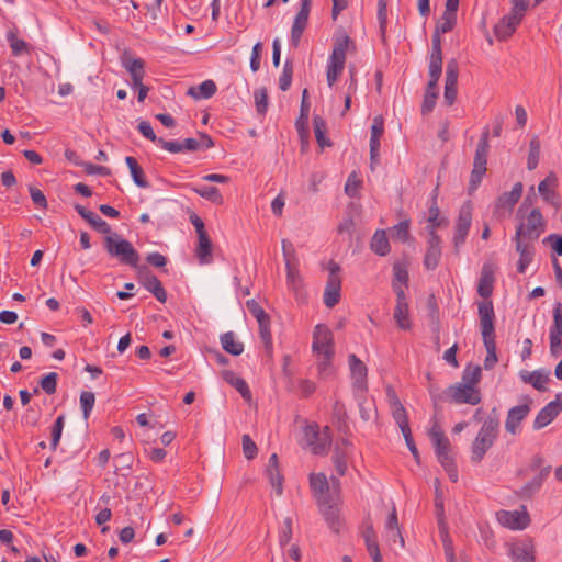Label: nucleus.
<instances>
[{"label": "nucleus", "instance_id": "nucleus-1", "mask_svg": "<svg viewBox=\"0 0 562 562\" xmlns=\"http://www.w3.org/2000/svg\"><path fill=\"white\" fill-rule=\"evenodd\" d=\"M348 50L355 52L356 44L345 31H341L334 37L333 52L327 65L326 78L329 87H333L342 74Z\"/></svg>", "mask_w": 562, "mask_h": 562}, {"label": "nucleus", "instance_id": "nucleus-2", "mask_svg": "<svg viewBox=\"0 0 562 562\" xmlns=\"http://www.w3.org/2000/svg\"><path fill=\"white\" fill-rule=\"evenodd\" d=\"M103 247L110 257L116 258L120 263L138 268L139 254L132 243L117 233L108 235L103 239Z\"/></svg>", "mask_w": 562, "mask_h": 562}, {"label": "nucleus", "instance_id": "nucleus-3", "mask_svg": "<svg viewBox=\"0 0 562 562\" xmlns=\"http://www.w3.org/2000/svg\"><path fill=\"white\" fill-rule=\"evenodd\" d=\"M510 2L509 13L494 26V34L498 41H507L516 32L530 5V0H512Z\"/></svg>", "mask_w": 562, "mask_h": 562}, {"label": "nucleus", "instance_id": "nucleus-4", "mask_svg": "<svg viewBox=\"0 0 562 562\" xmlns=\"http://www.w3.org/2000/svg\"><path fill=\"white\" fill-rule=\"evenodd\" d=\"M546 229V221L540 209H532L516 227L514 241L535 244Z\"/></svg>", "mask_w": 562, "mask_h": 562}, {"label": "nucleus", "instance_id": "nucleus-5", "mask_svg": "<svg viewBox=\"0 0 562 562\" xmlns=\"http://www.w3.org/2000/svg\"><path fill=\"white\" fill-rule=\"evenodd\" d=\"M488 135V128L485 127L483 133L481 134L474 154L473 168L471 171L468 188L469 194H472L479 188L484 175L486 173L487 156L490 151Z\"/></svg>", "mask_w": 562, "mask_h": 562}, {"label": "nucleus", "instance_id": "nucleus-6", "mask_svg": "<svg viewBox=\"0 0 562 562\" xmlns=\"http://www.w3.org/2000/svg\"><path fill=\"white\" fill-rule=\"evenodd\" d=\"M304 439L306 446L314 454H326L331 442L329 428L325 427L323 431L319 430L317 424L307 425L304 429Z\"/></svg>", "mask_w": 562, "mask_h": 562}, {"label": "nucleus", "instance_id": "nucleus-7", "mask_svg": "<svg viewBox=\"0 0 562 562\" xmlns=\"http://www.w3.org/2000/svg\"><path fill=\"white\" fill-rule=\"evenodd\" d=\"M328 278L324 290L323 301L328 308L336 306L341 297L340 266L334 260L329 261Z\"/></svg>", "mask_w": 562, "mask_h": 562}, {"label": "nucleus", "instance_id": "nucleus-8", "mask_svg": "<svg viewBox=\"0 0 562 562\" xmlns=\"http://www.w3.org/2000/svg\"><path fill=\"white\" fill-rule=\"evenodd\" d=\"M472 210L473 207L470 201L463 203L459 210L452 238L456 254H459L460 248L465 243L472 223Z\"/></svg>", "mask_w": 562, "mask_h": 562}, {"label": "nucleus", "instance_id": "nucleus-9", "mask_svg": "<svg viewBox=\"0 0 562 562\" xmlns=\"http://www.w3.org/2000/svg\"><path fill=\"white\" fill-rule=\"evenodd\" d=\"M445 394L449 397L450 402L456 404L477 405L482 400L479 389L461 383L450 385Z\"/></svg>", "mask_w": 562, "mask_h": 562}, {"label": "nucleus", "instance_id": "nucleus-10", "mask_svg": "<svg viewBox=\"0 0 562 562\" xmlns=\"http://www.w3.org/2000/svg\"><path fill=\"white\" fill-rule=\"evenodd\" d=\"M429 437L435 447V453L439 463L445 467L454 461L451 453V446L448 438L438 424H435L429 430Z\"/></svg>", "mask_w": 562, "mask_h": 562}, {"label": "nucleus", "instance_id": "nucleus-11", "mask_svg": "<svg viewBox=\"0 0 562 562\" xmlns=\"http://www.w3.org/2000/svg\"><path fill=\"white\" fill-rule=\"evenodd\" d=\"M334 336L329 328L324 324L315 326L313 331V351L316 352L317 357L321 355L334 356Z\"/></svg>", "mask_w": 562, "mask_h": 562}, {"label": "nucleus", "instance_id": "nucleus-12", "mask_svg": "<svg viewBox=\"0 0 562 562\" xmlns=\"http://www.w3.org/2000/svg\"><path fill=\"white\" fill-rule=\"evenodd\" d=\"M479 318L483 341L495 339V312L492 301H482L479 303Z\"/></svg>", "mask_w": 562, "mask_h": 562}, {"label": "nucleus", "instance_id": "nucleus-13", "mask_svg": "<svg viewBox=\"0 0 562 562\" xmlns=\"http://www.w3.org/2000/svg\"><path fill=\"white\" fill-rule=\"evenodd\" d=\"M137 269L140 284L160 303H165L167 301V292L164 289L160 280L154 276L146 266L138 267Z\"/></svg>", "mask_w": 562, "mask_h": 562}, {"label": "nucleus", "instance_id": "nucleus-14", "mask_svg": "<svg viewBox=\"0 0 562 562\" xmlns=\"http://www.w3.org/2000/svg\"><path fill=\"white\" fill-rule=\"evenodd\" d=\"M458 76L459 66L457 59L452 58L448 60L446 67V81H445V103L450 106L454 103L458 93Z\"/></svg>", "mask_w": 562, "mask_h": 562}, {"label": "nucleus", "instance_id": "nucleus-15", "mask_svg": "<svg viewBox=\"0 0 562 562\" xmlns=\"http://www.w3.org/2000/svg\"><path fill=\"white\" fill-rule=\"evenodd\" d=\"M498 522L506 528L512 530H522L528 527L530 524V518L527 510L524 508L522 512L519 510H499L497 514Z\"/></svg>", "mask_w": 562, "mask_h": 562}, {"label": "nucleus", "instance_id": "nucleus-16", "mask_svg": "<svg viewBox=\"0 0 562 562\" xmlns=\"http://www.w3.org/2000/svg\"><path fill=\"white\" fill-rule=\"evenodd\" d=\"M562 412V394H557L555 400L548 403L537 414L533 428L541 429L548 426Z\"/></svg>", "mask_w": 562, "mask_h": 562}, {"label": "nucleus", "instance_id": "nucleus-17", "mask_svg": "<svg viewBox=\"0 0 562 562\" xmlns=\"http://www.w3.org/2000/svg\"><path fill=\"white\" fill-rule=\"evenodd\" d=\"M557 186L558 177L553 171H551L546 179L539 183L538 191L546 202L550 203L555 209H559L561 206V198L554 190Z\"/></svg>", "mask_w": 562, "mask_h": 562}, {"label": "nucleus", "instance_id": "nucleus-18", "mask_svg": "<svg viewBox=\"0 0 562 562\" xmlns=\"http://www.w3.org/2000/svg\"><path fill=\"white\" fill-rule=\"evenodd\" d=\"M351 375L353 379V387L361 393L367 391V366L353 353L348 357Z\"/></svg>", "mask_w": 562, "mask_h": 562}, {"label": "nucleus", "instance_id": "nucleus-19", "mask_svg": "<svg viewBox=\"0 0 562 562\" xmlns=\"http://www.w3.org/2000/svg\"><path fill=\"white\" fill-rule=\"evenodd\" d=\"M527 403L512 407L508 411L505 420V429L507 432L516 435L520 423L528 416L530 412L529 402H531V400L527 398Z\"/></svg>", "mask_w": 562, "mask_h": 562}, {"label": "nucleus", "instance_id": "nucleus-20", "mask_svg": "<svg viewBox=\"0 0 562 562\" xmlns=\"http://www.w3.org/2000/svg\"><path fill=\"white\" fill-rule=\"evenodd\" d=\"M122 66L132 78V86H139L145 77V61L142 58L132 57L127 52L122 56Z\"/></svg>", "mask_w": 562, "mask_h": 562}, {"label": "nucleus", "instance_id": "nucleus-21", "mask_svg": "<svg viewBox=\"0 0 562 562\" xmlns=\"http://www.w3.org/2000/svg\"><path fill=\"white\" fill-rule=\"evenodd\" d=\"M317 504L328 527L335 532H338L340 526L338 508L331 503L328 496L317 497Z\"/></svg>", "mask_w": 562, "mask_h": 562}, {"label": "nucleus", "instance_id": "nucleus-22", "mask_svg": "<svg viewBox=\"0 0 562 562\" xmlns=\"http://www.w3.org/2000/svg\"><path fill=\"white\" fill-rule=\"evenodd\" d=\"M495 276L494 269L491 265L485 263L482 267L481 276L477 284V294L488 301L494 289Z\"/></svg>", "mask_w": 562, "mask_h": 562}, {"label": "nucleus", "instance_id": "nucleus-23", "mask_svg": "<svg viewBox=\"0 0 562 562\" xmlns=\"http://www.w3.org/2000/svg\"><path fill=\"white\" fill-rule=\"evenodd\" d=\"M522 183L517 182L513 186L509 192H504L496 202L495 209L496 212L499 210H508L510 211L514 205L519 201L522 193Z\"/></svg>", "mask_w": 562, "mask_h": 562}, {"label": "nucleus", "instance_id": "nucleus-24", "mask_svg": "<svg viewBox=\"0 0 562 562\" xmlns=\"http://www.w3.org/2000/svg\"><path fill=\"white\" fill-rule=\"evenodd\" d=\"M499 414L497 408L493 407L488 416L483 420L477 435L496 440L499 434Z\"/></svg>", "mask_w": 562, "mask_h": 562}, {"label": "nucleus", "instance_id": "nucleus-25", "mask_svg": "<svg viewBox=\"0 0 562 562\" xmlns=\"http://www.w3.org/2000/svg\"><path fill=\"white\" fill-rule=\"evenodd\" d=\"M222 378L225 382H227L229 385L236 389V391L241 395V397L250 402L251 400V392L248 387L247 382L238 376L234 371L232 370H224L222 372Z\"/></svg>", "mask_w": 562, "mask_h": 562}, {"label": "nucleus", "instance_id": "nucleus-26", "mask_svg": "<svg viewBox=\"0 0 562 562\" xmlns=\"http://www.w3.org/2000/svg\"><path fill=\"white\" fill-rule=\"evenodd\" d=\"M516 251L519 254V260L517 262V271L525 273L527 267L531 263L535 255L533 244L514 241Z\"/></svg>", "mask_w": 562, "mask_h": 562}, {"label": "nucleus", "instance_id": "nucleus-27", "mask_svg": "<svg viewBox=\"0 0 562 562\" xmlns=\"http://www.w3.org/2000/svg\"><path fill=\"white\" fill-rule=\"evenodd\" d=\"M551 472V465L543 467L539 473L528 483H526L520 492L519 496L521 497H531L536 492L540 490L543 481L549 476Z\"/></svg>", "mask_w": 562, "mask_h": 562}, {"label": "nucleus", "instance_id": "nucleus-28", "mask_svg": "<svg viewBox=\"0 0 562 562\" xmlns=\"http://www.w3.org/2000/svg\"><path fill=\"white\" fill-rule=\"evenodd\" d=\"M495 440L488 437H483L477 435L472 442L471 447V461L474 463H479L483 460L485 453L490 450V448L494 445Z\"/></svg>", "mask_w": 562, "mask_h": 562}, {"label": "nucleus", "instance_id": "nucleus-29", "mask_svg": "<svg viewBox=\"0 0 562 562\" xmlns=\"http://www.w3.org/2000/svg\"><path fill=\"white\" fill-rule=\"evenodd\" d=\"M212 241L207 232L198 234L196 257L201 263H210L212 260Z\"/></svg>", "mask_w": 562, "mask_h": 562}, {"label": "nucleus", "instance_id": "nucleus-30", "mask_svg": "<svg viewBox=\"0 0 562 562\" xmlns=\"http://www.w3.org/2000/svg\"><path fill=\"white\" fill-rule=\"evenodd\" d=\"M217 87L216 83L211 80H204L196 87H190L188 89L187 94L199 100V99H210L216 93Z\"/></svg>", "mask_w": 562, "mask_h": 562}, {"label": "nucleus", "instance_id": "nucleus-31", "mask_svg": "<svg viewBox=\"0 0 562 562\" xmlns=\"http://www.w3.org/2000/svg\"><path fill=\"white\" fill-rule=\"evenodd\" d=\"M371 250L378 256L384 257L390 252V243L386 237L385 231L378 229L370 243Z\"/></svg>", "mask_w": 562, "mask_h": 562}, {"label": "nucleus", "instance_id": "nucleus-32", "mask_svg": "<svg viewBox=\"0 0 562 562\" xmlns=\"http://www.w3.org/2000/svg\"><path fill=\"white\" fill-rule=\"evenodd\" d=\"M125 162L130 169V172H131L134 183L139 188H144V189L148 188L149 182L146 180L144 170L139 166L137 160L132 156H127L125 158Z\"/></svg>", "mask_w": 562, "mask_h": 562}, {"label": "nucleus", "instance_id": "nucleus-33", "mask_svg": "<svg viewBox=\"0 0 562 562\" xmlns=\"http://www.w3.org/2000/svg\"><path fill=\"white\" fill-rule=\"evenodd\" d=\"M221 345L222 348L233 355V356H239L244 351V345L240 341H237L235 339V334L233 331H227L223 335H221Z\"/></svg>", "mask_w": 562, "mask_h": 562}, {"label": "nucleus", "instance_id": "nucleus-34", "mask_svg": "<svg viewBox=\"0 0 562 562\" xmlns=\"http://www.w3.org/2000/svg\"><path fill=\"white\" fill-rule=\"evenodd\" d=\"M313 126H314V133H315V138H316L317 144L322 148L330 147L333 145V143L330 142L329 138H327L325 136L326 131H327L325 120L319 115H315L313 117Z\"/></svg>", "mask_w": 562, "mask_h": 562}, {"label": "nucleus", "instance_id": "nucleus-35", "mask_svg": "<svg viewBox=\"0 0 562 562\" xmlns=\"http://www.w3.org/2000/svg\"><path fill=\"white\" fill-rule=\"evenodd\" d=\"M363 536L366 540L367 550L371 555L373 562H382V555L380 553L379 543L376 541L375 532L372 526L367 528Z\"/></svg>", "mask_w": 562, "mask_h": 562}, {"label": "nucleus", "instance_id": "nucleus-36", "mask_svg": "<svg viewBox=\"0 0 562 562\" xmlns=\"http://www.w3.org/2000/svg\"><path fill=\"white\" fill-rule=\"evenodd\" d=\"M310 485L317 497L327 496L326 493L329 490V484L324 473H312L310 475Z\"/></svg>", "mask_w": 562, "mask_h": 562}, {"label": "nucleus", "instance_id": "nucleus-37", "mask_svg": "<svg viewBox=\"0 0 562 562\" xmlns=\"http://www.w3.org/2000/svg\"><path fill=\"white\" fill-rule=\"evenodd\" d=\"M391 392L394 393L391 389H387L389 396ZM392 403V415L397 425L405 424L408 422L407 413L403 404L400 402L398 397L395 394L391 396Z\"/></svg>", "mask_w": 562, "mask_h": 562}, {"label": "nucleus", "instance_id": "nucleus-38", "mask_svg": "<svg viewBox=\"0 0 562 562\" xmlns=\"http://www.w3.org/2000/svg\"><path fill=\"white\" fill-rule=\"evenodd\" d=\"M394 319L397 326L403 330H408L412 327L409 319L408 304H396L394 308Z\"/></svg>", "mask_w": 562, "mask_h": 562}, {"label": "nucleus", "instance_id": "nucleus-39", "mask_svg": "<svg viewBox=\"0 0 562 562\" xmlns=\"http://www.w3.org/2000/svg\"><path fill=\"white\" fill-rule=\"evenodd\" d=\"M441 34V32H438L435 29L431 37V53L429 56V64L442 65Z\"/></svg>", "mask_w": 562, "mask_h": 562}, {"label": "nucleus", "instance_id": "nucleus-40", "mask_svg": "<svg viewBox=\"0 0 562 562\" xmlns=\"http://www.w3.org/2000/svg\"><path fill=\"white\" fill-rule=\"evenodd\" d=\"M312 0H301V7L295 15L292 27H299L305 30L311 12Z\"/></svg>", "mask_w": 562, "mask_h": 562}, {"label": "nucleus", "instance_id": "nucleus-41", "mask_svg": "<svg viewBox=\"0 0 562 562\" xmlns=\"http://www.w3.org/2000/svg\"><path fill=\"white\" fill-rule=\"evenodd\" d=\"M510 555L514 562H535L533 549L530 546H515Z\"/></svg>", "mask_w": 562, "mask_h": 562}, {"label": "nucleus", "instance_id": "nucleus-42", "mask_svg": "<svg viewBox=\"0 0 562 562\" xmlns=\"http://www.w3.org/2000/svg\"><path fill=\"white\" fill-rule=\"evenodd\" d=\"M540 146L538 136H533L529 143V154L527 158L528 170H535L537 168L540 158Z\"/></svg>", "mask_w": 562, "mask_h": 562}, {"label": "nucleus", "instance_id": "nucleus-43", "mask_svg": "<svg viewBox=\"0 0 562 562\" xmlns=\"http://www.w3.org/2000/svg\"><path fill=\"white\" fill-rule=\"evenodd\" d=\"M7 40L10 44L13 56H21L24 53H30V45L24 40L18 38L14 32H9L7 34Z\"/></svg>", "mask_w": 562, "mask_h": 562}, {"label": "nucleus", "instance_id": "nucleus-44", "mask_svg": "<svg viewBox=\"0 0 562 562\" xmlns=\"http://www.w3.org/2000/svg\"><path fill=\"white\" fill-rule=\"evenodd\" d=\"M481 380V367L480 366H467L462 372V383L463 385H471L475 387L476 384Z\"/></svg>", "mask_w": 562, "mask_h": 562}, {"label": "nucleus", "instance_id": "nucleus-45", "mask_svg": "<svg viewBox=\"0 0 562 562\" xmlns=\"http://www.w3.org/2000/svg\"><path fill=\"white\" fill-rule=\"evenodd\" d=\"M192 190L201 198H204L218 205L223 204V195L216 187L192 188Z\"/></svg>", "mask_w": 562, "mask_h": 562}, {"label": "nucleus", "instance_id": "nucleus-46", "mask_svg": "<svg viewBox=\"0 0 562 562\" xmlns=\"http://www.w3.org/2000/svg\"><path fill=\"white\" fill-rule=\"evenodd\" d=\"M64 426H65V416L59 415L50 428V449L52 450H56V448L58 447Z\"/></svg>", "mask_w": 562, "mask_h": 562}, {"label": "nucleus", "instance_id": "nucleus-47", "mask_svg": "<svg viewBox=\"0 0 562 562\" xmlns=\"http://www.w3.org/2000/svg\"><path fill=\"white\" fill-rule=\"evenodd\" d=\"M254 99H255V105L256 111L259 115H266L268 111V90L267 88L262 87L254 92Z\"/></svg>", "mask_w": 562, "mask_h": 562}, {"label": "nucleus", "instance_id": "nucleus-48", "mask_svg": "<svg viewBox=\"0 0 562 562\" xmlns=\"http://www.w3.org/2000/svg\"><path fill=\"white\" fill-rule=\"evenodd\" d=\"M384 133V121L381 115L373 119L371 126L370 147L380 146V138Z\"/></svg>", "mask_w": 562, "mask_h": 562}, {"label": "nucleus", "instance_id": "nucleus-49", "mask_svg": "<svg viewBox=\"0 0 562 562\" xmlns=\"http://www.w3.org/2000/svg\"><path fill=\"white\" fill-rule=\"evenodd\" d=\"M333 463L338 475L344 476L347 471V453L338 445L333 454Z\"/></svg>", "mask_w": 562, "mask_h": 562}, {"label": "nucleus", "instance_id": "nucleus-50", "mask_svg": "<svg viewBox=\"0 0 562 562\" xmlns=\"http://www.w3.org/2000/svg\"><path fill=\"white\" fill-rule=\"evenodd\" d=\"M441 255V248H427L424 256V267L427 270H435L440 262Z\"/></svg>", "mask_w": 562, "mask_h": 562}, {"label": "nucleus", "instance_id": "nucleus-51", "mask_svg": "<svg viewBox=\"0 0 562 562\" xmlns=\"http://www.w3.org/2000/svg\"><path fill=\"white\" fill-rule=\"evenodd\" d=\"M550 381L549 370H535L531 385L539 392H546L548 389L546 384Z\"/></svg>", "mask_w": 562, "mask_h": 562}, {"label": "nucleus", "instance_id": "nucleus-52", "mask_svg": "<svg viewBox=\"0 0 562 562\" xmlns=\"http://www.w3.org/2000/svg\"><path fill=\"white\" fill-rule=\"evenodd\" d=\"M393 274H394L393 282L401 284L402 286H405V288L408 286L409 276H408V270H407V267L405 263L395 262L393 265Z\"/></svg>", "mask_w": 562, "mask_h": 562}, {"label": "nucleus", "instance_id": "nucleus-53", "mask_svg": "<svg viewBox=\"0 0 562 562\" xmlns=\"http://www.w3.org/2000/svg\"><path fill=\"white\" fill-rule=\"evenodd\" d=\"M429 81L427 83L426 92H437L438 81L442 74V65L429 64Z\"/></svg>", "mask_w": 562, "mask_h": 562}, {"label": "nucleus", "instance_id": "nucleus-54", "mask_svg": "<svg viewBox=\"0 0 562 562\" xmlns=\"http://www.w3.org/2000/svg\"><path fill=\"white\" fill-rule=\"evenodd\" d=\"M259 325V334L260 338L262 339L265 344V348L267 352L272 351V336L270 330V317L267 319H263L261 322H258Z\"/></svg>", "mask_w": 562, "mask_h": 562}, {"label": "nucleus", "instance_id": "nucleus-55", "mask_svg": "<svg viewBox=\"0 0 562 562\" xmlns=\"http://www.w3.org/2000/svg\"><path fill=\"white\" fill-rule=\"evenodd\" d=\"M483 342L487 352L486 358L484 360V368L486 370H491L494 368L498 360L496 355V342L495 339L485 340Z\"/></svg>", "mask_w": 562, "mask_h": 562}, {"label": "nucleus", "instance_id": "nucleus-56", "mask_svg": "<svg viewBox=\"0 0 562 562\" xmlns=\"http://www.w3.org/2000/svg\"><path fill=\"white\" fill-rule=\"evenodd\" d=\"M457 24V14L443 12L439 23L436 25V30L441 33L451 32Z\"/></svg>", "mask_w": 562, "mask_h": 562}, {"label": "nucleus", "instance_id": "nucleus-57", "mask_svg": "<svg viewBox=\"0 0 562 562\" xmlns=\"http://www.w3.org/2000/svg\"><path fill=\"white\" fill-rule=\"evenodd\" d=\"M95 396L92 392L83 391L80 394V406L82 409L83 418L87 420L94 406Z\"/></svg>", "mask_w": 562, "mask_h": 562}, {"label": "nucleus", "instance_id": "nucleus-58", "mask_svg": "<svg viewBox=\"0 0 562 562\" xmlns=\"http://www.w3.org/2000/svg\"><path fill=\"white\" fill-rule=\"evenodd\" d=\"M267 475L271 486L276 490L277 495H281L283 492L282 483L283 476L279 468H267Z\"/></svg>", "mask_w": 562, "mask_h": 562}, {"label": "nucleus", "instance_id": "nucleus-59", "mask_svg": "<svg viewBox=\"0 0 562 562\" xmlns=\"http://www.w3.org/2000/svg\"><path fill=\"white\" fill-rule=\"evenodd\" d=\"M57 380L58 374L56 372H49L41 379L40 385L46 394L52 395L57 390Z\"/></svg>", "mask_w": 562, "mask_h": 562}, {"label": "nucleus", "instance_id": "nucleus-60", "mask_svg": "<svg viewBox=\"0 0 562 562\" xmlns=\"http://www.w3.org/2000/svg\"><path fill=\"white\" fill-rule=\"evenodd\" d=\"M87 222L98 233L105 234L106 236L113 234V232L111 229V226L103 218H101L98 214H95L94 212L88 218Z\"/></svg>", "mask_w": 562, "mask_h": 562}, {"label": "nucleus", "instance_id": "nucleus-61", "mask_svg": "<svg viewBox=\"0 0 562 562\" xmlns=\"http://www.w3.org/2000/svg\"><path fill=\"white\" fill-rule=\"evenodd\" d=\"M293 67L290 60H286L283 66V71L279 78V88L282 91L289 90L292 82Z\"/></svg>", "mask_w": 562, "mask_h": 562}, {"label": "nucleus", "instance_id": "nucleus-62", "mask_svg": "<svg viewBox=\"0 0 562 562\" xmlns=\"http://www.w3.org/2000/svg\"><path fill=\"white\" fill-rule=\"evenodd\" d=\"M392 235L402 241H407L409 238V221H401L392 227Z\"/></svg>", "mask_w": 562, "mask_h": 562}, {"label": "nucleus", "instance_id": "nucleus-63", "mask_svg": "<svg viewBox=\"0 0 562 562\" xmlns=\"http://www.w3.org/2000/svg\"><path fill=\"white\" fill-rule=\"evenodd\" d=\"M243 441V453L247 460H252L257 453L258 448L255 441L250 438L249 435H244L241 438Z\"/></svg>", "mask_w": 562, "mask_h": 562}, {"label": "nucleus", "instance_id": "nucleus-64", "mask_svg": "<svg viewBox=\"0 0 562 562\" xmlns=\"http://www.w3.org/2000/svg\"><path fill=\"white\" fill-rule=\"evenodd\" d=\"M549 333L562 334V303L558 302L553 306V324Z\"/></svg>", "mask_w": 562, "mask_h": 562}]
</instances>
